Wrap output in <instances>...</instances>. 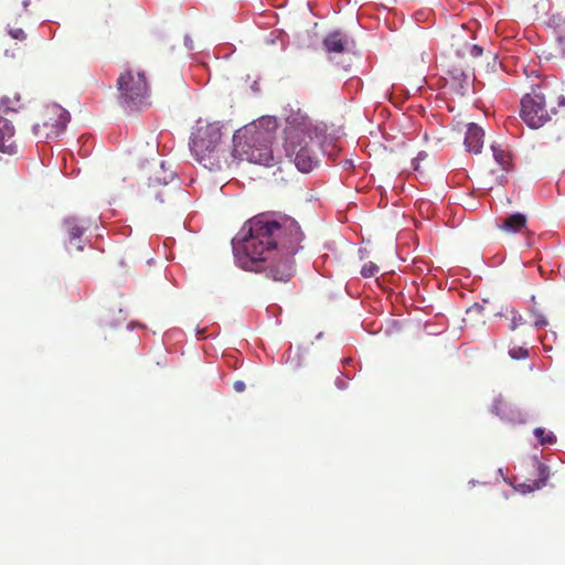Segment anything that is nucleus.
Instances as JSON below:
<instances>
[{"instance_id": "1", "label": "nucleus", "mask_w": 565, "mask_h": 565, "mask_svg": "<svg viewBox=\"0 0 565 565\" xmlns=\"http://www.w3.org/2000/svg\"><path fill=\"white\" fill-rule=\"evenodd\" d=\"M241 234L234 250L243 269L264 271L274 281L287 282L294 276L292 257L301 248L303 234L292 217L262 213L247 221Z\"/></svg>"}, {"instance_id": "2", "label": "nucleus", "mask_w": 565, "mask_h": 565, "mask_svg": "<svg viewBox=\"0 0 565 565\" xmlns=\"http://www.w3.org/2000/svg\"><path fill=\"white\" fill-rule=\"evenodd\" d=\"M316 130L311 119L301 111L291 113L286 119L284 149L301 172H309L317 164L311 148Z\"/></svg>"}, {"instance_id": "3", "label": "nucleus", "mask_w": 565, "mask_h": 565, "mask_svg": "<svg viewBox=\"0 0 565 565\" xmlns=\"http://www.w3.org/2000/svg\"><path fill=\"white\" fill-rule=\"evenodd\" d=\"M564 105L565 96L556 87L542 83L522 97L520 116L530 128L537 129Z\"/></svg>"}, {"instance_id": "4", "label": "nucleus", "mask_w": 565, "mask_h": 565, "mask_svg": "<svg viewBox=\"0 0 565 565\" xmlns=\"http://www.w3.org/2000/svg\"><path fill=\"white\" fill-rule=\"evenodd\" d=\"M221 126L199 119L190 138V150L195 160L210 171L221 168Z\"/></svg>"}, {"instance_id": "5", "label": "nucleus", "mask_w": 565, "mask_h": 565, "mask_svg": "<svg viewBox=\"0 0 565 565\" xmlns=\"http://www.w3.org/2000/svg\"><path fill=\"white\" fill-rule=\"evenodd\" d=\"M233 156L239 160L271 167L275 158L269 145V135L256 128L238 130L233 136Z\"/></svg>"}, {"instance_id": "6", "label": "nucleus", "mask_w": 565, "mask_h": 565, "mask_svg": "<svg viewBox=\"0 0 565 565\" xmlns=\"http://www.w3.org/2000/svg\"><path fill=\"white\" fill-rule=\"evenodd\" d=\"M117 87L119 100L125 108L135 110L149 105V85L145 72L125 70L117 79Z\"/></svg>"}, {"instance_id": "7", "label": "nucleus", "mask_w": 565, "mask_h": 565, "mask_svg": "<svg viewBox=\"0 0 565 565\" xmlns=\"http://www.w3.org/2000/svg\"><path fill=\"white\" fill-rule=\"evenodd\" d=\"M70 118L71 116L66 109L60 105H50L43 113L42 124L34 125V134L44 138L57 137L64 131Z\"/></svg>"}, {"instance_id": "8", "label": "nucleus", "mask_w": 565, "mask_h": 565, "mask_svg": "<svg viewBox=\"0 0 565 565\" xmlns=\"http://www.w3.org/2000/svg\"><path fill=\"white\" fill-rule=\"evenodd\" d=\"M0 151L9 154L17 152L14 127L3 117H0Z\"/></svg>"}, {"instance_id": "9", "label": "nucleus", "mask_w": 565, "mask_h": 565, "mask_svg": "<svg viewBox=\"0 0 565 565\" xmlns=\"http://www.w3.org/2000/svg\"><path fill=\"white\" fill-rule=\"evenodd\" d=\"M484 132L477 124H469L465 138L467 151L479 153L483 147Z\"/></svg>"}, {"instance_id": "10", "label": "nucleus", "mask_w": 565, "mask_h": 565, "mask_svg": "<svg viewBox=\"0 0 565 565\" xmlns=\"http://www.w3.org/2000/svg\"><path fill=\"white\" fill-rule=\"evenodd\" d=\"M322 44L328 53H343L348 45V38L341 31H333L323 39Z\"/></svg>"}, {"instance_id": "11", "label": "nucleus", "mask_w": 565, "mask_h": 565, "mask_svg": "<svg viewBox=\"0 0 565 565\" xmlns=\"http://www.w3.org/2000/svg\"><path fill=\"white\" fill-rule=\"evenodd\" d=\"M527 218L522 213H514L504 220L499 225V228L509 234L522 232L526 227Z\"/></svg>"}, {"instance_id": "12", "label": "nucleus", "mask_w": 565, "mask_h": 565, "mask_svg": "<svg viewBox=\"0 0 565 565\" xmlns=\"http://www.w3.org/2000/svg\"><path fill=\"white\" fill-rule=\"evenodd\" d=\"M534 468L537 473V479L527 480V482L520 484V488H522L523 492H532L534 490H539L546 483V480L548 478L547 467L539 461H535Z\"/></svg>"}, {"instance_id": "13", "label": "nucleus", "mask_w": 565, "mask_h": 565, "mask_svg": "<svg viewBox=\"0 0 565 565\" xmlns=\"http://www.w3.org/2000/svg\"><path fill=\"white\" fill-rule=\"evenodd\" d=\"M63 227L68 235L70 242L81 238L86 227L75 216H68L63 221Z\"/></svg>"}, {"instance_id": "14", "label": "nucleus", "mask_w": 565, "mask_h": 565, "mask_svg": "<svg viewBox=\"0 0 565 565\" xmlns=\"http://www.w3.org/2000/svg\"><path fill=\"white\" fill-rule=\"evenodd\" d=\"M511 406L503 398H498L493 404V412L499 415L501 418L511 419Z\"/></svg>"}, {"instance_id": "15", "label": "nucleus", "mask_w": 565, "mask_h": 565, "mask_svg": "<svg viewBox=\"0 0 565 565\" xmlns=\"http://www.w3.org/2000/svg\"><path fill=\"white\" fill-rule=\"evenodd\" d=\"M7 31H8V34L11 36V39H13L15 41L25 42L28 39L26 32L20 25H18L17 22L13 24L8 23Z\"/></svg>"}, {"instance_id": "16", "label": "nucleus", "mask_w": 565, "mask_h": 565, "mask_svg": "<svg viewBox=\"0 0 565 565\" xmlns=\"http://www.w3.org/2000/svg\"><path fill=\"white\" fill-rule=\"evenodd\" d=\"M551 21L554 24L557 40L559 42H565V17L562 14H555L552 17Z\"/></svg>"}, {"instance_id": "17", "label": "nucleus", "mask_w": 565, "mask_h": 565, "mask_svg": "<svg viewBox=\"0 0 565 565\" xmlns=\"http://www.w3.org/2000/svg\"><path fill=\"white\" fill-rule=\"evenodd\" d=\"M491 149H492L493 157H494L495 161L502 167V169H504V170L508 169L509 163H510L509 153L504 149H502L498 146H492Z\"/></svg>"}, {"instance_id": "18", "label": "nucleus", "mask_w": 565, "mask_h": 565, "mask_svg": "<svg viewBox=\"0 0 565 565\" xmlns=\"http://www.w3.org/2000/svg\"><path fill=\"white\" fill-rule=\"evenodd\" d=\"M535 437L540 440L542 445L545 444H554L556 441V437L552 431H546L542 427H537L534 429Z\"/></svg>"}, {"instance_id": "19", "label": "nucleus", "mask_w": 565, "mask_h": 565, "mask_svg": "<svg viewBox=\"0 0 565 565\" xmlns=\"http://www.w3.org/2000/svg\"><path fill=\"white\" fill-rule=\"evenodd\" d=\"M509 355L511 356V359L513 360H522V359H525L527 358L529 355V350L527 348L525 347H518V345H514V347H511L510 350H509Z\"/></svg>"}, {"instance_id": "20", "label": "nucleus", "mask_w": 565, "mask_h": 565, "mask_svg": "<svg viewBox=\"0 0 565 565\" xmlns=\"http://www.w3.org/2000/svg\"><path fill=\"white\" fill-rule=\"evenodd\" d=\"M380 268L376 264L369 262L363 265L361 269V275L365 278H370L375 276L379 273Z\"/></svg>"}, {"instance_id": "21", "label": "nucleus", "mask_w": 565, "mask_h": 565, "mask_svg": "<svg viewBox=\"0 0 565 565\" xmlns=\"http://www.w3.org/2000/svg\"><path fill=\"white\" fill-rule=\"evenodd\" d=\"M510 315H511V317L509 319L511 321L510 322L511 330H515L519 326H523L525 323V320L522 318V316L518 311L511 310Z\"/></svg>"}, {"instance_id": "22", "label": "nucleus", "mask_w": 565, "mask_h": 565, "mask_svg": "<svg viewBox=\"0 0 565 565\" xmlns=\"http://www.w3.org/2000/svg\"><path fill=\"white\" fill-rule=\"evenodd\" d=\"M532 317H533V326L537 329L544 328L548 324V321L545 318V316L540 312L533 311Z\"/></svg>"}, {"instance_id": "23", "label": "nucleus", "mask_w": 565, "mask_h": 565, "mask_svg": "<svg viewBox=\"0 0 565 565\" xmlns=\"http://www.w3.org/2000/svg\"><path fill=\"white\" fill-rule=\"evenodd\" d=\"M234 390L239 393L243 392L245 390V383L243 381L234 382Z\"/></svg>"}, {"instance_id": "24", "label": "nucleus", "mask_w": 565, "mask_h": 565, "mask_svg": "<svg viewBox=\"0 0 565 565\" xmlns=\"http://www.w3.org/2000/svg\"><path fill=\"white\" fill-rule=\"evenodd\" d=\"M483 50L481 46L479 45H473L472 50H471V54L473 56H480L482 54Z\"/></svg>"}, {"instance_id": "25", "label": "nucleus", "mask_w": 565, "mask_h": 565, "mask_svg": "<svg viewBox=\"0 0 565 565\" xmlns=\"http://www.w3.org/2000/svg\"><path fill=\"white\" fill-rule=\"evenodd\" d=\"M184 44L189 50H193V42L188 36H185Z\"/></svg>"}, {"instance_id": "26", "label": "nucleus", "mask_w": 565, "mask_h": 565, "mask_svg": "<svg viewBox=\"0 0 565 565\" xmlns=\"http://www.w3.org/2000/svg\"><path fill=\"white\" fill-rule=\"evenodd\" d=\"M22 4H23L24 10H26V8L29 6V0H23Z\"/></svg>"}, {"instance_id": "27", "label": "nucleus", "mask_w": 565, "mask_h": 565, "mask_svg": "<svg viewBox=\"0 0 565 565\" xmlns=\"http://www.w3.org/2000/svg\"><path fill=\"white\" fill-rule=\"evenodd\" d=\"M76 248H77V250H82V249H83V246H81V245H76Z\"/></svg>"}, {"instance_id": "28", "label": "nucleus", "mask_w": 565, "mask_h": 565, "mask_svg": "<svg viewBox=\"0 0 565 565\" xmlns=\"http://www.w3.org/2000/svg\"><path fill=\"white\" fill-rule=\"evenodd\" d=\"M472 311H473V309H469V310H467V313L469 315V313H471Z\"/></svg>"}]
</instances>
